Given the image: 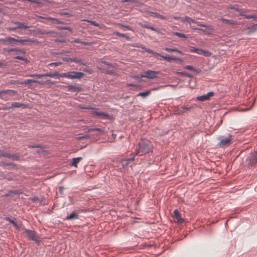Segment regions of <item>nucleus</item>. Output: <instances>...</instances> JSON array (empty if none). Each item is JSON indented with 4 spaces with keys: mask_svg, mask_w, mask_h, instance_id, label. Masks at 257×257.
I'll return each instance as SVG.
<instances>
[{
    "mask_svg": "<svg viewBox=\"0 0 257 257\" xmlns=\"http://www.w3.org/2000/svg\"><path fill=\"white\" fill-rule=\"evenodd\" d=\"M12 195H12V190H10L9 191H8V192H7L5 195H4V196L5 197H9V196H11Z\"/></svg>",
    "mask_w": 257,
    "mask_h": 257,
    "instance_id": "obj_62",
    "label": "nucleus"
},
{
    "mask_svg": "<svg viewBox=\"0 0 257 257\" xmlns=\"http://www.w3.org/2000/svg\"><path fill=\"white\" fill-rule=\"evenodd\" d=\"M66 87L68 89V90H71L74 92H81L82 90L81 87L73 85H69L66 86Z\"/></svg>",
    "mask_w": 257,
    "mask_h": 257,
    "instance_id": "obj_15",
    "label": "nucleus"
},
{
    "mask_svg": "<svg viewBox=\"0 0 257 257\" xmlns=\"http://www.w3.org/2000/svg\"><path fill=\"white\" fill-rule=\"evenodd\" d=\"M194 24H196L199 26L204 27V28H206L207 29L211 30V31L213 30V28L212 26H211L210 25H208L203 24L201 22H196V23H194Z\"/></svg>",
    "mask_w": 257,
    "mask_h": 257,
    "instance_id": "obj_23",
    "label": "nucleus"
},
{
    "mask_svg": "<svg viewBox=\"0 0 257 257\" xmlns=\"http://www.w3.org/2000/svg\"><path fill=\"white\" fill-rule=\"evenodd\" d=\"M30 83H34V79H26L24 81L19 82L16 81L14 84H20L21 85H28Z\"/></svg>",
    "mask_w": 257,
    "mask_h": 257,
    "instance_id": "obj_26",
    "label": "nucleus"
},
{
    "mask_svg": "<svg viewBox=\"0 0 257 257\" xmlns=\"http://www.w3.org/2000/svg\"><path fill=\"white\" fill-rule=\"evenodd\" d=\"M75 57L74 58H68V57H63L62 58V60L64 62H74Z\"/></svg>",
    "mask_w": 257,
    "mask_h": 257,
    "instance_id": "obj_46",
    "label": "nucleus"
},
{
    "mask_svg": "<svg viewBox=\"0 0 257 257\" xmlns=\"http://www.w3.org/2000/svg\"><path fill=\"white\" fill-rule=\"evenodd\" d=\"M114 34L116 36L124 38L127 41H131V38L129 37L128 36H126L125 34H123V33H120L118 32H115L114 33Z\"/></svg>",
    "mask_w": 257,
    "mask_h": 257,
    "instance_id": "obj_25",
    "label": "nucleus"
},
{
    "mask_svg": "<svg viewBox=\"0 0 257 257\" xmlns=\"http://www.w3.org/2000/svg\"><path fill=\"white\" fill-rule=\"evenodd\" d=\"M25 233L30 239L35 241L36 243L39 242V240L38 239L37 236V233L35 231L26 229L25 230Z\"/></svg>",
    "mask_w": 257,
    "mask_h": 257,
    "instance_id": "obj_10",
    "label": "nucleus"
},
{
    "mask_svg": "<svg viewBox=\"0 0 257 257\" xmlns=\"http://www.w3.org/2000/svg\"><path fill=\"white\" fill-rule=\"evenodd\" d=\"M82 160V158L80 157L73 158L71 164V166L77 167V164Z\"/></svg>",
    "mask_w": 257,
    "mask_h": 257,
    "instance_id": "obj_24",
    "label": "nucleus"
},
{
    "mask_svg": "<svg viewBox=\"0 0 257 257\" xmlns=\"http://www.w3.org/2000/svg\"><path fill=\"white\" fill-rule=\"evenodd\" d=\"M5 220L10 222V223H12L14 226L17 229L19 228V226L17 222H16L14 220L11 219V218L9 217H6L5 218Z\"/></svg>",
    "mask_w": 257,
    "mask_h": 257,
    "instance_id": "obj_34",
    "label": "nucleus"
},
{
    "mask_svg": "<svg viewBox=\"0 0 257 257\" xmlns=\"http://www.w3.org/2000/svg\"><path fill=\"white\" fill-rule=\"evenodd\" d=\"M75 61H74V62L75 63H78V64H82V60L81 59H77L75 57V59H74Z\"/></svg>",
    "mask_w": 257,
    "mask_h": 257,
    "instance_id": "obj_63",
    "label": "nucleus"
},
{
    "mask_svg": "<svg viewBox=\"0 0 257 257\" xmlns=\"http://www.w3.org/2000/svg\"><path fill=\"white\" fill-rule=\"evenodd\" d=\"M17 91L12 89L3 90L0 91V98L5 101L11 99V97L17 94Z\"/></svg>",
    "mask_w": 257,
    "mask_h": 257,
    "instance_id": "obj_4",
    "label": "nucleus"
},
{
    "mask_svg": "<svg viewBox=\"0 0 257 257\" xmlns=\"http://www.w3.org/2000/svg\"><path fill=\"white\" fill-rule=\"evenodd\" d=\"M99 69L103 71V72L106 74H109L113 76H114L116 74L114 71L112 70H106L104 68H99Z\"/></svg>",
    "mask_w": 257,
    "mask_h": 257,
    "instance_id": "obj_33",
    "label": "nucleus"
},
{
    "mask_svg": "<svg viewBox=\"0 0 257 257\" xmlns=\"http://www.w3.org/2000/svg\"><path fill=\"white\" fill-rule=\"evenodd\" d=\"M174 35L178 36L180 38H183L185 39H187V37L184 34L179 33V32H174L173 33Z\"/></svg>",
    "mask_w": 257,
    "mask_h": 257,
    "instance_id": "obj_45",
    "label": "nucleus"
},
{
    "mask_svg": "<svg viewBox=\"0 0 257 257\" xmlns=\"http://www.w3.org/2000/svg\"><path fill=\"white\" fill-rule=\"evenodd\" d=\"M189 50L190 52L192 53H196L199 55H203L206 57L210 56L211 55V53L208 51H205L203 49H199L193 46L190 47Z\"/></svg>",
    "mask_w": 257,
    "mask_h": 257,
    "instance_id": "obj_9",
    "label": "nucleus"
},
{
    "mask_svg": "<svg viewBox=\"0 0 257 257\" xmlns=\"http://www.w3.org/2000/svg\"><path fill=\"white\" fill-rule=\"evenodd\" d=\"M179 73L181 76L187 77L188 78H191L192 77V75L191 74L185 71L180 72Z\"/></svg>",
    "mask_w": 257,
    "mask_h": 257,
    "instance_id": "obj_42",
    "label": "nucleus"
},
{
    "mask_svg": "<svg viewBox=\"0 0 257 257\" xmlns=\"http://www.w3.org/2000/svg\"><path fill=\"white\" fill-rule=\"evenodd\" d=\"M89 138V137L88 135H85V136H83L82 137H77V139L78 140H82V139H88Z\"/></svg>",
    "mask_w": 257,
    "mask_h": 257,
    "instance_id": "obj_61",
    "label": "nucleus"
},
{
    "mask_svg": "<svg viewBox=\"0 0 257 257\" xmlns=\"http://www.w3.org/2000/svg\"><path fill=\"white\" fill-rule=\"evenodd\" d=\"M173 214H174V217L177 219V221L178 222H179V223L183 222L184 220L181 216L178 209H175L173 212Z\"/></svg>",
    "mask_w": 257,
    "mask_h": 257,
    "instance_id": "obj_17",
    "label": "nucleus"
},
{
    "mask_svg": "<svg viewBox=\"0 0 257 257\" xmlns=\"http://www.w3.org/2000/svg\"><path fill=\"white\" fill-rule=\"evenodd\" d=\"M119 27L121 28L125 29V30H131V31L133 30L132 28L130 26H128V25L126 26V25H123L122 24H120Z\"/></svg>",
    "mask_w": 257,
    "mask_h": 257,
    "instance_id": "obj_53",
    "label": "nucleus"
},
{
    "mask_svg": "<svg viewBox=\"0 0 257 257\" xmlns=\"http://www.w3.org/2000/svg\"><path fill=\"white\" fill-rule=\"evenodd\" d=\"M219 20L226 24H228L230 25H236L237 24V22L231 20L226 19L225 18H220Z\"/></svg>",
    "mask_w": 257,
    "mask_h": 257,
    "instance_id": "obj_19",
    "label": "nucleus"
},
{
    "mask_svg": "<svg viewBox=\"0 0 257 257\" xmlns=\"http://www.w3.org/2000/svg\"><path fill=\"white\" fill-rule=\"evenodd\" d=\"M134 160V157L127 159H121L120 160H118V162H117V167H118L120 170L122 169H124L128 166V165L131 162H133Z\"/></svg>",
    "mask_w": 257,
    "mask_h": 257,
    "instance_id": "obj_6",
    "label": "nucleus"
},
{
    "mask_svg": "<svg viewBox=\"0 0 257 257\" xmlns=\"http://www.w3.org/2000/svg\"><path fill=\"white\" fill-rule=\"evenodd\" d=\"M14 59L23 60L26 63L28 62V60L26 58H24L23 56H17L14 57Z\"/></svg>",
    "mask_w": 257,
    "mask_h": 257,
    "instance_id": "obj_47",
    "label": "nucleus"
},
{
    "mask_svg": "<svg viewBox=\"0 0 257 257\" xmlns=\"http://www.w3.org/2000/svg\"><path fill=\"white\" fill-rule=\"evenodd\" d=\"M138 147L141 151L140 156L149 153L153 151V145L150 141L147 139H142L138 143Z\"/></svg>",
    "mask_w": 257,
    "mask_h": 257,
    "instance_id": "obj_1",
    "label": "nucleus"
},
{
    "mask_svg": "<svg viewBox=\"0 0 257 257\" xmlns=\"http://www.w3.org/2000/svg\"><path fill=\"white\" fill-rule=\"evenodd\" d=\"M190 109V108L186 107L185 106H181L178 108V113H183L184 112H187V111H189Z\"/></svg>",
    "mask_w": 257,
    "mask_h": 257,
    "instance_id": "obj_28",
    "label": "nucleus"
},
{
    "mask_svg": "<svg viewBox=\"0 0 257 257\" xmlns=\"http://www.w3.org/2000/svg\"><path fill=\"white\" fill-rule=\"evenodd\" d=\"M149 14H150L151 16L154 17H155V18H158V19H161V20H166V18L158 13H156V12H152V11H146Z\"/></svg>",
    "mask_w": 257,
    "mask_h": 257,
    "instance_id": "obj_16",
    "label": "nucleus"
},
{
    "mask_svg": "<svg viewBox=\"0 0 257 257\" xmlns=\"http://www.w3.org/2000/svg\"><path fill=\"white\" fill-rule=\"evenodd\" d=\"M237 12H239L240 16L244 17V16L245 15V13L246 11H244L243 9H239V11H237Z\"/></svg>",
    "mask_w": 257,
    "mask_h": 257,
    "instance_id": "obj_59",
    "label": "nucleus"
},
{
    "mask_svg": "<svg viewBox=\"0 0 257 257\" xmlns=\"http://www.w3.org/2000/svg\"><path fill=\"white\" fill-rule=\"evenodd\" d=\"M26 41L27 42L33 43L36 44H38L39 43V41L37 39H26Z\"/></svg>",
    "mask_w": 257,
    "mask_h": 257,
    "instance_id": "obj_55",
    "label": "nucleus"
},
{
    "mask_svg": "<svg viewBox=\"0 0 257 257\" xmlns=\"http://www.w3.org/2000/svg\"><path fill=\"white\" fill-rule=\"evenodd\" d=\"M122 3H126V2H131L132 3H135L136 4H138L140 3L139 0H122Z\"/></svg>",
    "mask_w": 257,
    "mask_h": 257,
    "instance_id": "obj_52",
    "label": "nucleus"
},
{
    "mask_svg": "<svg viewBox=\"0 0 257 257\" xmlns=\"http://www.w3.org/2000/svg\"><path fill=\"white\" fill-rule=\"evenodd\" d=\"M61 16H66L67 17L69 18L72 16V15L68 12H60L58 13Z\"/></svg>",
    "mask_w": 257,
    "mask_h": 257,
    "instance_id": "obj_48",
    "label": "nucleus"
},
{
    "mask_svg": "<svg viewBox=\"0 0 257 257\" xmlns=\"http://www.w3.org/2000/svg\"><path fill=\"white\" fill-rule=\"evenodd\" d=\"M92 114L95 116H103L104 117H106V118L109 117V115L106 113H105L103 112H98V111H93Z\"/></svg>",
    "mask_w": 257,
    "mask_h": 257,
    "instance_id": "obj_27",
    "label": "nucleus"
},
{
    "mask_svg": "<svg viewBox=\"0 0 257 257\" xmlns=\"http://www.w3.org/2000/svg\"><path fill=\"white\" fill-rule=\"evenodd\" d=\"M62 64L61 62H52L49 64V65L51 66H60Z\"/></svg>",
    "mask_w": 257,
    "mask_h": 257,
    "instance_id": "obj_57",
    "label": "nucleus"
},
{
    "mask_svg": "<svg viewBox=\"0 0 257 257\" xmlns=\"http://www.w3.org/2000/svg\"><path fill=\"white\" fill-rule=\"evenodd\" d=\"M100 62L107 65L109 67L114 68L115 67L113 64L110 63L105 61L101 60Z\"/></svg>",
    "mask_w": 257,
    "mask_h": 257,
    "instance_id": "obj_50",
    "label": "nucleus"
},
{
    "mask_svg": "<svg viewBox=\"0 0 257 257\" xmlns=\"http://www.w3.org/2000/svg\"><path fill=\"white\" fill-rule=\"evenodd\" d=\"M7 158L14 161H19L20 159L19 154L11 155L8 153Z\"/></svg>",
    "mask_w": 257,
    "mask_h": 257,
    "instance_id": "obj_20",
    "label": "nucleus"
},
{
    "mask_svg": "<svg viewBox=\"0 0 257 257\" xmlns=\"http://www.w3.org/2000/svg\"><path fill=\"white\" fill-rule=\"evenodd\" d=\"M150 91H147L145 92H140L138 94V96H141L143 97H146L150 94Z\"/></svg>",
    "mask_w": 257,
    "mask_h": 257,
    "instance_id": "obj_43",
    "label": "nucleus"
},
{
    "mask_svg": "<svg viewBox=\"0 0 257 257\" xmlns=\"http://www.w3.org/2000/svg\"><path fill=\"white\" fill-rule=\"evenodd\" d=\"M192 29L193 30L201 32L203 33L204 34H206V35H210L211 34V32H209V31H208L207 30H205L202 29L197 28H194L193 27H192Z\"/></svg>",
    "mask_w": 257,
    "mask_h": 257,
    "instance_id": "obj_32",
    "label": "nucleus"
},
{
    "mask_svg": "<svg viewBox=\"0 0 257 257\" xmlns=\"http://www.w3.org/2000/svg\"><path fill=\"white\" fill-rule=\"evenodd\" d=\"M246 19H255L256 18V16L255 15H245L244 17Z\"/></svg>",
    "mask_w": 257,
    "mask_h": 257,
    "instance_id": "obj_60",
    "label": "nucleus"
},
{
    "mask_svg": "<svg viewBox=\"0 0 257 257\" xmlns=\"http://www.w3.org/2000/svg\"><path fill=\"white\" fill-rule=\"evenodd\" d=\"M164 50L168 52H176L177 53L183 55V53L182 51L177 49L176 48H170L168 47H166L164 48Z\"/></svg>",
    "mask_w": 257,
    "mask_h": 257,
    "instance_id": "obj_21",
    "label": "nucleus"
},
{
    "mask_svg": "<svg viewBox=\"0 0 257 257\" xmlns=\"http://www.w3.org/2000/svg\"><path fill=\"white\" fill-rule=\"evenodd\" d=\"M159 57L162 58L163 59L167 60L169 62H170L171 60H172V57L170 56H163L161 55V56H159Z\"/></svg>",
    "mask_w": 257,
    "mask_h": 257,
    "instance_id": "obj_54",
    "label": "nucleus"
},
{
    "mask_svg": "<svg viewBox=\"0 0 257 257\" xmlns=\"http://www.w3.org/2000/svg\"><path fill=\"white\" fill-rule=\"evenodd\" d=\"M30 200L34 202H39L40 204H44L45 201L42 199H40L39 198L37 197H33L30 198Z\"/></svg>",
    "mask_w": 257,
    "mask_h": 257,
    "instance_id": "obj_31",
    "label": "nucleus"
},
{
    "mask_svg": "<svg viewBox=\"0 0 257 257\" xmlns=\"http://www.w3.org/2000/svg\"><path fill=\"white\" fill-rule=\"evenodd\" d=\"M12 23L16 25L14 27H8L7 30L9 31H15L17 29H26L29 28L28 26L26 25L24 23L18 22V21H12Z\"/></svg>",
    "mask_w": 257,
    "mask_h": 257,
    "instance_id": "obj_7",
    "label": "nucleus"
},
{
    "mask_svg": "<svg viewBox=\"0 0 257 257\" xmlns=\"http://www.w3.org/2000/svg\"><path fill=\"white\" fill-rule=\"evenodd\" d=\"M248 30L250 32H254L257 31V23L249 27Z\"/></svg>",
    "mask_w": 257,
    "mask_h": 257,
    "instance_id": "obj_44",
    "label": "nucleus"
},
{
    "mask_svg": "<svg viewBox=\"0 0 257 257\" xmlns=\"http://www.w3.org/2000/svg\"><path fill=\"white\" fill-rule=\"evenodd\" d=\"M8 153L0 150V157H3L5 158H7Z\"/></svg>",
    "mask_w": 257,
    "mask_h": 257,
    "instance_id": "obj_56",
    "label": "nucleus"
},
{
    "mask_svg": "<svg viewBox=\"0 0 257 257\" xmlns=\"http://www.w3.org/2000/svg\"><path fill=\"white\" fill-rule=\"evenodd\" d=\"M45 84H50V85H53L55 84V82H53L50 79H48V80H47L45 82Z\"/></svg>",
    "mask_w": 257,
    "mask_h": 257,
    "instance_id": "obj_64",
    "label": "nucleus"
},
{
    "mask_svg": "<svg viewBox=\"0 0 257 257\" xmlns=\"http://www.w3.org/2000/svg\"><path fill=\"white\" fill-rule=\"evenodd\" d=\"M72 43H77V44H82L83 45H86L87 44V43L86 42H82L79 39H74L73 41H72Z\"/></svg>",
    "mask_w": 257,
    "mask_h": 257,
    "instance_id": "obj_51",
    "label": "nucleus"
},
{
    "mask_svg": "<svg viewBox=\"0 0 257 257\" xmlns=\"http://www.w3.org/2000/svg\"><path fill=\"white\" fill-rule=\"evenodd\" d=\"M83 21L87 22L88 23H89L90 24H91V25L94 26L95 27H99V24H98L97 23H96L95 21H91V20H86V19H84Z\"/></svg>",
    "mask_w": 257,
    "mask_h": 257,
    "instance_id": "obj_39",
    "label": "nucleus"
},
{
    "mask_svg": "<svg viewBox=\"0 0 257 257\" xmlns=\"http://www.w3.org/2000/svg\"><path fill=\"white\" fill-rule=\"evenodd\" d=\"M184 68L187 70H192L194 72H196V73H198L199 72L198 70L196 69L195 67L191 65H185L184 67Z\"/></svg>",
    "mask_w": 257,
    "mask_h": 257,
    "instance_id": "obj_36",
    "label": "nucleus"
},
{
    "mask_svg": "<svg viewBox=\"0 0 257 257\" xmlns=\"http://www.w3.org/2000/svg\"><path fill=\"white\" fill-rule=\"evenodd\" d=\"M84 75L83 72L78 71H70L67 73H57V78L60 77H66L69 79H80Z\"/></svg>",
    "mask_w": 257,
    "mask_h": 257,
    "instance_id": "obj_3",
    "label": "nucleus"
},
{
    "mask_svg": "<svg viewBox=\"0 0 257 257\" xmlns=\"http://www.w3.org/2000/svg\"><path fill=\"white\" fill-rule=\"evenodd\" d=\"M185 21L188 22L189 23H196V21L195 20H194L193 19H192V18H191L188 16H185L184 17H183L182 19H181V22H184Z\"/></svg>",
    "mask_w": 257,
    "mask_h": 257,
    "instance_id": "obj_30",
    "label": "nucleus"
},
{
    "mask_svg": "<svg viewBox=\"0 0 257 257\" xmlns=\"http://www.w3.org/2000/svg\"><path fill=\"white\" fill-rule=\"evenodd\" d=\"M52 22L54 24H63V22L60 21L59 20L56 19V18H54L53 19V21H52Z\"/></svg>",
    "mask_w": 257,
    "mask_h": 257,
    "instance_id": "obj_58",
    "label": "nucleus"
},
{
    "mask_svg": "<svg viewBox=\"0 0 257 257\" xmlns=\"http://www.w3.org/2000/svg\"><path fill=\"white\" fill-rule=\"evenodd\" d=\"M29 76L40 79L44 77V74H33L30 75Z\"/></svg>",
    "mask_w": 257,
    "mask_h": 257,
    "instance_id": "obj_41",
    "label": "nucleus"
},
{
    "mask_svg": "<svg viewBox=\"0 0 257 257\" xmlns=\"http://www.w3.org/2000/svg\"><path fill=\"white\" fill-rule=\"evenodd\" d=\"M141 26L143 28H146V29H150L152 31H155V32L157 31V29L155 28H154V27L150 26H149V25H146V24H143V25H141Z\"/></svg>",
    "mask_w": 257,
    "mask_h": 257,
    "instance_id": "obj_38",
    "label": "nucleus"
},
{
    "mask_svg": "<svg viewBox=\"0 0 257 257\" xmlns=\"http://www.w3.org/2000/svg\"><path fill=\"white\" fill-rule=\"evenodd\" d=\"M233 136L228 133L224 136H219L217 138L219 141L217 146L219 147H224L228 146L232 143Z\"/></svg>",
    "mask_w": 257,
    "mask_h": 257,
    "instance_id": "obj_2",
    "label": "nucleus"
},
{
    "mask_svg": "<svg viewBox=\"0 0 257 257\" xmlns=\"http://www.w3.org/2000/svg\"><path fill=\"white\" fill-rule=\"evenodd\" d=\"M227 9H228L233 10H234L236 12H237V11H239V8L236 6H235V5H230L227 6Z\"/></svg>",
    "mask_w": 257,
    "mask_h": 257,
    "instance_id": "obj_49",
    "label": "nucleus"
},
{
    "mask_svg": "<svg viewBox=\"0 0 257 257\" xmlns=\"http://www.w3.org/2000/svg\"><path fill=\"white\" fill-rule=\"evenodd\" d=\"M79 218L78 212L73 211L71 214L67 215L64 218L65 220H70Z\"/></svg>",
    "mask_w": 257,
    "mask_h": 257,
    "instance_id": "obj_14",
    "label": "nucleus"
},
{
    "mask_svg": "<svg viewBox=\"0 0 257 257\" xmlns=\"http://www.w3.org/2000/svg\"><path fill=\"white\" fill-rule=\"evenodd\" d=\"M37 34L40 35H51L53 36L58 35V33L54 31L40 29L37 30Z\"/></svg>",
    "mask_w": 257,
    "mask_h": 257,
    "instance_id": "obj_13",
    "label": "nucleus"
},
{
    "mask_svg": "<svg viewBox=\"0 0 257 257\" xmlns=\"http://www.w3.org/2000/svg\"><path fill=\"white\" fill-rule=\"evenodd\" d=\"M57 29L60 30H68L70 32H72L73 31L72 29L69 27L66 26H57Z\"/></svg>",
    "mask_w": 257,
    "mask_h": 257,
    "instance_id": "obj_37",
    "label": "nucleus"
},
{
    "mask_svg": "<svg viewBox=\"0 0 257 257\" xmlns=\"http://www.w3.org/2000/svg\"><path fill=\"white\" fill-rule=\"evenodd\" d=\"M44 77H50L51 78H57V72L55 73H47L44 74Z\"/></svg>",
    "mask_w": 257,
    "mask_h": 257,
    "instance_id": "obj_35",
    "label": "nucleus"
},
{
    "mask_svg": "<svg viewBox=\"0 0 257 257\" xmlns=\"http://www.w3.org/2000/svg\"><path fill=\"white\" fill-rule=\"evenodd\" d=\"M0 41L2 42L4 44L6 45H14L16 44V43L17 42V39L9 36L6 37L5 38L0 39Z\"/></svg>",
    "mask_w": 257,
    "mask_h": 257,
    "instance_id": "obj_11",
    "label": "nucleus"
},
{
    "mask_svg": "<svg viewBox=\"0 0 257 257\" xmlns=\"http://www.w3.org/2000/svg\"><path fill=\"white\" fill-rule=\"evenodd\" d=\"M213 95H214V92L212 91H210L206 94H204V95L197 97L196 100L198 101H204L209 99L210 97L211 96H213Z\"/></svg>",
    "mask_w": 257,
    "mask_h": 257,
    "instance_id": "obj_12",
    "label": "nucleus"
},
{
    "mask_svg": "<svg viewBox=\"0 0 257 257\" xmlns=\"http://www.w3.org/2000/svg\"><path fill=\"white\" fill-rule=\"evenodd\" d=\"M4 51L5 52L10 53L11 52H16L17 53H20L21 54H25V52L24 50L22 49H17V48H5L4 49Z\"/></svg>",
    "mask_w": 257,
    "mask_h": 257,
    "instance_id": "obj_18",
    "label": "nucleus"
},
{
    "mask_svg": "<svg viewBox=\"0 0 257 257\" xmlns=\"http://www.w3.org/2000/svg\"><path fill=\"white\" fill-rule=\"evenodd\" d=\"M159 73V71L148 70L144 72V74L140 75L141 78H147L150 79H154L156 77V75Z\"/></svg>",
    "mask_w": 257,
    "mask_h": 257,
    "instance_id": "obj_8",
    "label": "nucleus"
},
{
    "mask_svg": "<svg viewBox=\"0 0 257 257\" xmlns=\"http://www.w3.org/2000/svg\"><path fill=\"white\" fill-rule=\"evenodd\" d=\"M246 165L248 168H251L257 163V151L251 153L246 158Z\"/></svg>",
    "mask_w": 257,
    "mask_h": 257,
    "instance_id": "obj_5",
    "label": "nucleus"
},
{
    "mask_svg": "<svg viewBox=\"0 0 257 257\" xmlns=\"http://www.w3.org/2000/svg\"><path fill=\"white\" fill-rule=\"evenodd\" d=\"M11 108H19V107H23V108H25L26 107V105L23 104V103H19V102H13L12 104H11Z\"/></svg>",
    "mask_w": 257,
    "mask_h": 257,
    "instance_id": "obj_22",
    "label": "nucleus"
},
{
    "mask_svg": "<svg viewBox=\"0 0 257 257\" xmlns=\"http://www.w3.org/2000/svg\"><path fill=\"white\" fill-rule=\"evenodd\" d=\"M28 147L29 148H40L42 150L44 149V146H42L41 144H38V145H29L28 146Z\"/></svg>",
    "mask_w": 257,
    "mask_h": 257,
    "instance_id": "obj_40",
    "label": "nucleus"
},
{
    "mask_svg": "<svg viewBox=\"0 0 257 257\" xmlns=\"http://www.w3.org/2000/svg\"><path fill=\"white\" fill-rule=\"evenodd\" d=\"M139 48H142L143 49H145L146 52H147L149 54H152V55H153L154 56H161V54H160L159 53H158L157 52H156L154 51L153 50H152L151 49L144 48V47H140V46H139Z\"/></svg>",
    "mask_w": 257,
    "mask_h": 257,
    "instance_id": "obj_29",
    "label": "nucleus"
}]
</instances>
